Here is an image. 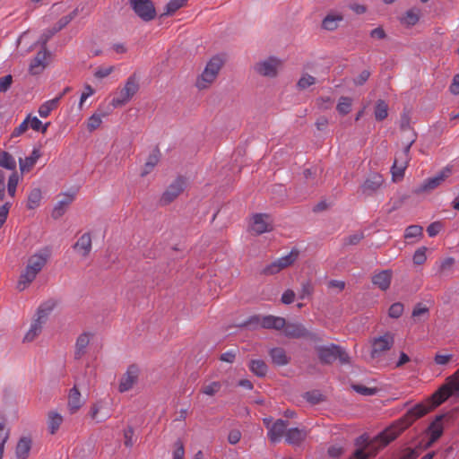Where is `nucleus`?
<instances>
[{"instance_id": "31", "label": "nucleus", "mask_w": 459, "mask_h": 459, "mask_svg": "<svg viewBox=\"0 0 459 459\" xmlns=\"http://www.w3.org/2000/svg\"><path fill=\"white\" fill-rule=\"evenodd\" d=\"M82 405V396L76 387L70 390L68 395V408L72 413L75 412Z\"/></svg>"}, {"instance_id": "47", "label": "nucleus", "mask_w": 459, "mask_h": 459, "mask_svg": "<svg viewBox=\"0 0 459 459\" xmlns=\"http://www.w3.org/2000/svg\"><path fill=\"white\" fill-rule=\"evenodd\" d=\"M114 65H101L95 69L94 77L97 79H104L108 77L112 72H114Z\"/></svg>"}, {"instance_id": "21", "label": "nucleus", "mask_w": 459, "mask_h": 459, "mask_svg": "<svg viewBox=\"0 0 459 459\" xmlns=\"http://www.w3.org/2000/svg\"><path fill=\"white\" fill-rule=\"evenodd\" d=\"M92 337L93 334L88 332H84L77 337L74 351L75 359H81L86 353L87 347Z\"/></svg>"}, {"instance_id": "49", "label": "nucleus", "mask_w": 459, "mask_h": 459, "mask_svg": "<svg viewBox=\"0 0 459 459\" xmlns=\"http://www.w3.org/2000/svg\"><path fill=\"white\" fill-rule=\"evenodd\" d=\"M352 388L358 394L365 396H371L378 392V389L376 387H368L362 385H352Z\"/></svg>"}, {"instance_id": "10", "label": "nucleus", "mask_w": 459, "mask_h": 459, "mask_svg": "<svg viewBox=\"0 0 459 459\" xmlns=\"http://www.w3.org/2000/svg\"><path fill=\"white\" fill-rule=\"evenodd\" d=\"M112 414L111 407L108 402L100 400L91 408L90 415L97 423L104 422L110 418Z\"/></svg>"}, {"instance_id": "40", "label": "nucleus", "mask_w": 459, "mask_h": 459, "mask_svg": "<svg viewBox=\"0 0 459 459\" xmlns=\"http://www.w3.org/2000/svg\"><path fill=\"white\" fill-rule=\"evenodd\" d=\"M42 195L39 188L32 189L28 195L27 207L30 210L37 208L41 201Z\"/></svg>"}, {"instance_id": "20", "label": "nucleus", "mask_w": 459, "mask_h": 459, "mask_svg": "<svg viewBox=\"0 0 459 459\" xmlns=\"http://www.w3.org/2000/svg\"><path fill=\"white\" fill-rule=\"evenodd\" d=\"M442 416H438L436 420L430 424L428 429V436L429 437V441L426 444L427 447L432 446L443 434V425H442Z\"/></svg>"}, {"instance_id": "38", "label": "nucleus", "mask_w": 459, "mask_h": 459, "mask_svg": "<svg viewBox=\"0 0 459 459\" xmlns=\"http://www.w3.org/2000/svg\"><path fill=\"white\" fill-rule=\"evenodd\" d=\"M249 368L257 377H264L268 370L267 365L262 359L251 360L249 363Z\"/></svg>"}, {"instance_id": "29", "label": "nucleus", "mask_w": 459, "mask_h": 459, "mask_svg": "<svg viewBox=\"0 0 459 459\" xmlns=\"http://www.w3.org/2000/svg\"><path fill=\"white\" fill-rule=\"evenodd\" d=\"M307 433L304 429L292 428L286 430L285 440L291 445H298L305 439Z\"/></svg>"}, {"instance_id": "36", "label": "nucleus", "mask_w": 459, "mask_h": 459, "mask_svg": "<svg viewBox=\"0 0 459 459\" xmlns=\"http://www.w3.org/2000/svg\"><path fill=\"white\" fill-rule=\"evenodd\" d=\"M74 196L66 195L64 199L57 202L52 211V216L55 219L60 218L65 212L66 207L72 203Z\"/></svg>"}, {"instance_id": "46", "label": "nucleus", "mask_w": 459, "mask_h": 459, "mask_svg": "<svg viewBox=\"0 0 459 459\" xmlns=\"http://www.w3.org/2000/svg\"><path fill=\"white\" fill-rule=\"evenodd\" d=\"M221 388V384L219 381H213L202 387V393L212 396L216 394Z\"/></svg>"}, {"instance_id": "24", "label": "nucleus", "mask_w": 459, "mask_h": 459, "mask_svg": "<svg viewBox=\"0 0 459 459\" xmlns=\"http://www.w3.org/2000/svg\"><path fill=\"white\" fill-rule=\"evenodd\" d=\"M41 156L39 148H33L30 156L19 160L20 169L22 173L30 171Z\"/></svg>"}, {"instance_id": "43", "label": "nucleus", "mask_w": 459, "mask_h": 459, "mask_svg": "<svg viewBox=\"0 0 459 459\" xmlns=\"http://www.w3.org/2000/svg\"><path fill=\"white\" fill-rule=\"evenodd\" d=\"M352 100L349 97H341L338 100V104L336 106V109L339 114L344 116L350 113L351 110Z\"/></svg>"}, {"instance_id": "13", "label": "nucleus", "mask_w": 459, "mask_h": 459, "mask_svg": "<svg viewBox=\"0 0 459 459\" xmlns=\"http://www.w3.org/2000/svg\"><path fill=\"white\" fill-rule=\"evenodd\" d=\"M49 53L42 48L39 50L34 58L30 61L29 65V72L32 75H37L41 74L48 65V58Z\"/></svg>"}, {"instance_id": "39", "label": "nucleus", "mask_w": 459, "mask_h": 459, "mask_svg": "<svg viewBox=\"0 0 459 459\" xmlns=\"http://www.w3.org/2000/svg\"><path fill=\"white\" fill-rule=\"evenodd\" d=\"M71 17L65 16L62 18L59 21V25L57 27H55L53 30H48L46 32L43 33L41 36L40 41L43 45L46 44V42L58 30H60L63 27H65L70 21Z\"/></svg>"}, {"instance_id": "45", "label": "nucleus", "mask_w": 459, "mask_h": 459, "mask_svg": "<svg viewBox=\"0 0 459 459\" xmlns=\"http://www.w3.org/2000/svg\"><path fill=\"white\" fill-rule=\"evenodd\" d=\"M316 80L314 76L308 74H303L299 80L297 82V87L299 90H305L309 86H312L316 83Z\"/></svg>"}, {"instance_id": "60", "label": "nucleus", "mask_w": 459, "mask_h": 459, "mask_svg": "<svg viewBox=\"0 0 459 459\" xmlns=\"http://www.w3.org/2000/svg\"><path fill=\"white\" fill-rule=\"evenodd\" d=\"M305 399L310 403L316 404L322 401V394L318 392H307L305 394Z\"/></svg>"}, {"instance_id": "16", "label": "nucleus", "mask_w": 459, "mask_h": 459, "mask_svg": "<svg viewBox=\"0 0 459 459\" xmlns=\"http://www.w3.org/2000/svg\"><path fill=\"white\" fill-rule=\"evenodd\" d=\"M186 181L178 178L173 183H171L167 190L162 195V202L169 204L172 202L178 195L185 189Z\"/></svg>"}, {"instance_id": "18", "label": "nucleus", "mask_w": 459, "mask_h": 459, "mask_svg": "<svg viewBox=\"0 0 459 459\" xmlns=\"http://www.w3.org/2000/svg\"><path fill=\"white\" fill-rule=\"evenodd\" d=\"M74 250L81 257H87L91 251V237L90 233L82 234L74 245Z\"/></svg>"}, {"instance_id": "25", "label": "nucleus", "mask_w": 459, "mask_h": 459, "mask_svg": "<svg viewBox=\"0 0 459 459\" xmlns=\"http://www.w3.org/2000/svg\"><path fill=\"white\" fill-rule=\"evenodd\" d=\"M56 307V301L53 299H48L39 305L37 309L35 318L43 322L44 324L47 322L48 316L54 310Z\"/></svg>"}, {"instance_id": "64", "label": "nucleus", "mask_w": 459, "mask_h": 459, "mask_svg": "<svg viewBox=\"0 0 459 459\" xmlns=\"http://www.w3.org/2000/svg\"><path fill=\"white\" fill-rule=\"evenodd\" d=\"M449 91L454 95L459 94V74L454 76Z\"/></svg>"}, {"instance_id": "22", "label": "nucleus", "mask_w": 459, "mask_h": 459, "mask_svg": "<svg viewBox=\"0 0 459 459\" xmlns=\"http://www.w3.org/2000/svg\"><path fill=\"white\" fill-rule=\"evenodd\" d=\"M32 446V440L30 437H22L16 445L15 455L17 459H28Z\"/></svg>"}, {"instance_id": "61", "label": "nucleus", "mask_w": 459, "mask_h": 459, "mask_svg": "<svg viewBox=\"0 0 459 459\" xmlns=\"http://www.w3.org/2000/svg\"><path fill=\"white\" fill-rule=\"evenodd\" d=\"M452 359V354H436L434 360L437 365H446Z\"/></svg>"}, {"instance_id": "4", "label": "nucleus", "mask_w": 459, "mask_h": 459, "mask_svg": "<svg viewBox=\"0 0 459 459\" xmlns=\"http://www.w3.org/2000/svg\"><path fill=\"white\" fill-rule=\"evenodd\" d=\"M316 351L320 361L324 364H331L337 359L342 364L350 361L348 353L342 347L333 343L317 346Z\"/></svg>"}, {"instance_id": "33", "label": "nucleus", "mask_w": 459, "mask_h": 459, "mask_svg": "<svg viewBox=\"0 0 459 459\" xmlns=\"http://www.w3.org/2000/svg\"><path fill=\"white\" fill-rule=\"evenodd\" d=\"M407 164L408 161L406 160H403L398 158L395 159L391 169V173L394 181L400 180L403 178Z\"/></svg>"}, {"instance_id": "19", "label": "nucleus", "mask_w": 459, "mask_h": 459, "mask_svg": "<svg viewBox=\"0 0 459 459\" xmlns=\"http://www.w3.org/2000/svg\"><path fill=\"white\" fill-rule=\"evenodd\" d=\"M284 334L290 338H302L309 336L310 333L300 323L285 324Z\"/></svg>"}, {"instance_id": "27", "label": "nucleus", "mask_w": 459, "mask_h": 459, "mask_svg": "<svg viewBox=\"0 0 459 459\" xmlns=\"http://www.w3.org/2000/svg\"><path fill=\"white\" fill-rule=\"evenodd\" d=\"M260 325L264 328L280 330L285 326V319L280 316H266L261 319Z\"/></svg>"}, {"instance_id": "53", "label": "nucleus", "mask_w": 459, "mask_h": 459, "mask_svg": "<svg viewBox=\"0 0 459 459\" xmlns=\"http://www.w3.org/2000/svg\"><path fill=\"white\" fill-rule=\"evenodd\" d=\"M28 124L30 123V126L35 131H41L45 133L47 131L48 124L45 126L42 125V122L37 117H33L31 118H27Z\"/></svg>"}, {"instance_id": "12", "label": "nucleus", "mask_w": 459, "mask_h": 459, "mask_svg": "<svg viewBox=\"0 0 459 459\" xmlns=\"http://www.w3.org/2000/svg\"><path fill=\"white\" fill-rule=\"evenodd\" d=\"M452 167L446 166L434 177L427 178L420 186L421 191H429L439 186L452 174Z\"/></svg>"}, {"instance_id": "34", "label": "nucleus", "mask_w": 459, "mask_h": 459, "mask_svg": "<svg viewBox=\"0 0 459 459\" xmlns=\"http://www.w3.org/2000/svg\"><path fill=\"white\" fill-rule=\"evenodd\" d=\"M420 11L418 8H411L408 10L403 17H401V23L406 26H413L420 20Z\"/></svg>"}, {"instance_id": "63", "label": "nucleus", "mask_w": 459, "mask_h": 459, "mask_svg": "<svg viewBox=\"0 0 459 459\" xmlns=\"http://www.w3.org/2000/svg\"><path fill=\"white\" fill-rule=\"evenodd\" d=\"M370 76L368 70H363L356 78H354V83L356 85L364 84Z\"/></svg>"}, {"instance_id": "59", "label": "nucleus", "mask_w": 459, "mask_h": 459, "mask_svg": "<svg viewBox=\"0 0 459 459\" xmlns=\"http://www.w3.org/2000/svg\"><path fill=\"white\" fill-rule=\"evenodd\" d=\"M13 82L12 75L8 74L0 78V92H5Z\"/></svg>"}, {"instance_id": "6", "label": "nucleus", "mask_w": 459, "mask_h": 459, "mask_svg": "<svg viewBox=\"0 0 459 459\" xmlns=\"http://www.w3.org/2000/svg\"><path fill=\"white\" fill-rule=\"evenodd\" d=\"M282 66V60L276 56H268L254 65V71L264 77L274 78Z\"/></svg>"}, {"instance_id": "9", "label": "nucleus", "mask_w": 459, "mask_h": 459, "mask_svg": "<svg viewBox=\"0 0 459 459\" xmlns=\"http://www.w3.org/2000/svg\"><path fill=\"white\" fill-rule=\"evenodd\" d=\"M394 334L386 333L382 336L374 338L372 341V358H377L381 356L385 351L390 350L394 345Z\"/></svg>"}, {"instance_id": "30", "label": "nucleus", "mask_w": 459, "mask_h": 459, "mask_svg": "<svg viewBox=\"0 0 459 459\" xmlns=\"http://www.w3.org/2000/svg\"><path fill=\"white\" fill-rule=\"evenodd\" d=\"M60 100H61V96H56V98H54L52 100L45 101L39 108V110H38L39 115L43 118L48 117L49 116V114L51 113V111H53L54 109H56L57 108Z\"/></svg>"}, {"instance_id": "55", "label": "nucleus", "mask_w": 459, "mask_h": 459, "mask_svg": "<svg viewBox=\"0 0 459 459\" xmlns=\"http://www.w3.org/2000/svg\"><path fill=\"white\" fill-rule=\"evenodd\" d=\"M364 238V235L362 232H356L354 234H351L343 239V244L345 246H352L357 245L360 242V240Z\"/></svg>"}, {"instance_id": "56", "label": "nucleus", "mask_w": 459, "mask_h": 459, "mask_svg": "<svg viewBox=\"0 0 459 459\" xmlns=\"http://www.w3.org/2000/svg\"><path fill=\"white\" fill-rule=\"evenodd\" d=\"M173 459H184L185 448L181 440H177L174 444Z\"/></svg>"}, {"instance_id": "32", "label": "nucleus", "mask_w": 459, "mask_h": 459, "mask_svg": "<svg viewBox=\"0 0 459 459\" xmlns=\"http://www.w3.org/2000/svg\"><path fill=\"white\" fill-rule=\"evenodd\" d=\"M342 20L343 16L341 13H329L323 20L322 27L327 30H334Z\"/></svg>"}, {"instance_id": "52", "label": "nucleus", "mask_w": 459, "mask_h": 459, "mask_svg": "<svg viewBox=\"0 0 459 459\" xmlns=\"http://www.w3.org/2000/svg\"><path fill=\"white\" fill-rule=\"evenodd\" d=\"M426 252L427 248L425 247L417 249L413 255V263L418 265L424 264L427 259Z\"/></svg>"}, {"instance_id": "57", "label": "nucleus", "mask_w": 459, "mask_h": 459, "mask_svg": "<svg viewBox=\"0 0 459 459\" xmlns=\"http://www.w3.org/2000/svg\"><path fill=\"white\" fill-rule=\"evenodd\" d=\"M102 123L101 117L97 114H93L87 122V127L91 132L97 129Z\"/></svg>"}, {"instance_id": "42", "label": "nucleus", "mask_w": 459, "mask_h": 459, "mask_svg": "<svg viewBox=\"0 0 459 459\" xmlns=\"http://www.w3.org/2000/svg\"><path fill=\"white\" fill-rule=\"evenodd\" d=\"M187 3V0H169V2L165 6V12L163 15H173L178 9L185 6Z\"/></svg>"}, {"instance_id": "50", "label": "nucleus", "mask_w": 459, "mask_h": 459, "mask_svg": "<svg viewBox=\"0 0 459 459\" xmlns=\"http://www.w3.org/2000/svg\"><path fill=\"white\" fill-rule=\"evenodd\" d=\"M9 437V432L5 430L4 424L0 420V459H3L4 446Z\"/></svg>"}, {"instance_id": "3", "label": "nucleus", "mask_w": 459, "mask_h": 459, "mask_svg": "<svg viewBox=\"0 0 459 459\" xmlns=\"http://www.w3.org/2000/svg\"><path fill=\"white\" fill-rule=\"evenodd\" d=\"M222 65L223 59L221 56H212L206 64L203 73L197 77L195 86L199 90L209 88L215 82Z\"/></svg>"}, {"instance_id": "15", "label": "nucleus", "mask_w": 459, "mask_h": 459, "mask_svg": "<svg viewBox=\"0 0 459 459\" xmlns=\"http://www.w3.org/2000/svg\"><path fill=\"white\" fill-rule=\"evenodd\" d=\"M384 183L382 175L378 173L370 174L361 186L362 193L370 195L376 193Z\"/></svg>"}, {"instance_id": "1", "label": "nucleus", "mask_w": 459, "mask_h": 459, "mask_svg": "<svg viewBox=\"0 0 459 459\" xmlns=\"http://www.w3.org/2000/svg\"><path fill=\"white\" fill-rule=\"evenodd\" d=\"M452 394L459 395V369L448 378L446 385L432 394L429 401L418 403L411 408L406 414L405 420H397L374 437H370L368 433L359 436L354 440L356 449L349 459H368L376 456L381 449L394 440L412 421L427 414Z\"/></svg>"}, {"instance_id": "58", "label": "nucleus", "mask_w": 459, "mask_h": 459, "mask_svg": "<svg viewBox=\"0 0 459 459\" xmlns=\"http://www.w3.org/2000/svg\"><path fill=\"white\" fill-rule=\"evenodd\" d=\"M10 208L11 203L8 202L0 206V229L7 220Z\"/></svg>"}, {"instance_id": "28", "label": "nucleus", "mask_w": 459, "mask_h": 459, "mask_svg": "<svg viewBox=\"0 0 459 459\" xmlns=\"http://www.w3.org/2000/svg\"><path fill=\"white\" fill-rule=\"evenodd\" d=\"M269 354L273 363L277 366H285L290 362V359L284 349L280 347L271 349Z\"/></svg>"}, {"instance_id": "62", "label": "nucleus", "mask_w": 459, "mask_h": 459, "mask_svg": "<svg viewBox=\"0 0 459 459\" xmlns=\"http://www.w3.org/2000/svg\"><path fill=\"white\" fill-rule=\"evenodd\" d=\"M241 438V432L238 429H232L228 435V441L231 445H236Z\"/></svg>"}, {"instance_id": "5", "label": "nucleus", "mask_w": 459, "mask_h": 459, "mask_svg": "<svg viewBox=\"0 0 459 459\" xmlns=\"http://www.w3.org/2000/svg\"><path fill=\"white\" fill-rule=\"evenodd\" d=\"M139 84L135 76H130L125 86L115 92V95L111 100V106L113 108H119L126 105L138 91Z\"/></svg>"}, {"instance_id": "26", "label": "nucleus", "mask_w": 459, "mask_h": 459, "mask_svg": "<svg viewBox=\"0 0 459 459\" xmlns=\"http://www.w3.org/2000/svg\"><path fill=\"white\" fill-rule=\"evenodd\" d=\"M45 324L39 321L37 318H33L30 323V328L25 333L22 342H33L41 333L43 325Z\"/></svg>"}, {"instance_id": "48", "label": "nucleus", "mask_w": 459, "mask_h": 459, "mask_svg": "<svg viewBox=\"0 0 459 459\" xmlns=\"http://www.w3.org/2000/svg\"><path fill=\"white\" fill-rule=\"evenodd\" d=\"M19 183V176L13 172L8 178L7 192L10 196L13 197L16 193V188Z\"/></svg>"}, {"instance_id": "37", "label": "nucleus", "mask_w": 459, "mask_h": 459, "mask_svg": "<svg viewBox=\"0 0 459 459\" xmlns=\"http://www.w3.org/2000/svg\"><path fill=\"white\" fill-rule=\"evenodd\" d=\"M160 160V152L158 151H153L148 157L143 169L142 171V176L144 177L152 172L154 167L158 164Z\"/></svg>"}, {"instance_id": "51", "label": "nucleus", "mask_w": 459, "mask_h": 459, "mask_svg": "<svg viewBox=\"0 0 459 459\" xmlns=\"http://www.w3.org/2000/svg\"><path fill=\"white\" fill-rule=\"evenodd\" d=\"M422 234V228L418 225H411L406 228L404 238H412L420 237Z\"/></svg>"}, {"instance_id": "44", "label": "nucleus", "mask_w": 459, "mask_h": 459, "mask_svg": "<svg viewBox=\"0 0 459 459\" xmlns=\"http://www.w3.org/2000/svg\"><path fill=\"white\" fill-rule=\"evenodd\" d=\"M388 115V106L384 100H377L375 107V117L378 121H382L386 118Z\"/></svg>"}, {"instance_id": "17", "label": "nucleus", "mask_w": 459, "mask_h": 459, "mask_svg": "<svg viewBox=\"0 0 459 459\" xmlns=\"http://www.w3.org/2000/svg\"><path fill=\"white\" fill-rule=\"evenodd\" d=\"M287 421L283 420H277L274 421L267 433V437L273 443H279L281 441L282 437L286 434Z\"/></svg>"}, {"instance_id": "7", "label": "nucleus", "mask_w": 459, "mask_h": 459, "mask_svg": "<svg viewBox=\"0 0 459 459\" xmlns=\"http://www.w3.org/2000/svg\"><path fill=\"white\" fill-rule=\"evenodd\" d=\"M134 12L144 22L152 21L156 16L155 7L151 0H130Z\"/></svg>"}, {"instance_id": "41", "label": "nucleus", "mask_w": 459, "mask_h": 459, "mask_svg": "<svg viewBox=\"0 0 459 459\" xmlns=\"http://www.w3.org/2000/svg\"><path fill=\"white\" fill-rule=\"evenodd\" d=\"M0 167L14 170L16 168V161L10 153L6 152H0Z\"/></svg>"}, {"instance_id": "8", "label": "nucleus", "mask_w": 459, "mask_h": 459, "mask_svg": "<svg viewBox=\"0 0 459 459\" xmlns=\"http://www.w3.org/2000/svg\"><path fill=\"white\" fill-rule=\"evenodd\" d=\"M297 258L298 252L292 250L288 255L278 258L277 260L273 261V263L265 266L263 270V273L266 275H273L278 273L282 269L292 264Z\"/></svg>"}, {"instance_id": "23", "label": "nucleus", "mask_w": 459, "mask_h": 459, "mask_svg": "<svg viewBox=\"0 0 459 459\" xmlns=\"http://www.w3.org/2000/svg\"><path fill=\"white\" fill-rule=\"evenodd\" d=\"M393 273L391 270H384L376 273L372 278L374 285L377 286L380 290H385L389 288Z\"/></svg>"}, {"instance_id": "11", "label": "nucleus", "mask_w": 459, "mask_h": 459, "mask_svg": "<svg viewBox=\"0 0 459 459\" xmlns=\"http://www.w3.org/2000/svg\"><path fill=\"white\" fill-rule=\"evenodd\" d=\"M139 374V368L135 365H130L120 379L118 391L125 393L132 389L138 380Z\"/></svg>"}, {"instance_id": "35", "label": "nucleus", "mask_w": 459, "mask_h": 459, "mask_svg": "<svg viewBox=\"0 0 459 459\" xmlns=\"http://www.w3.org/2000/svg\"><path fill=\"white\" fill-rule=\"evenodd\" d=\"M63 422V417L56 411H50L48 417V429L51 434H55Z\"/></svg>"}, {"instance_id": "14", "label": "nucleus", "mask_w": 459, "mask_h": 459, "mask_svg": "<svg viewBox=\"0 0 459 459\" xmlns=\"http://www.w3.org/2000/svg\"><path fill=\"white\" fill-rule=\"evenodd\" d=\"M272 220L268 214L257 213L253 216L252 231L255 234H263L272 230Z\"/></svg>"}, {"instance_id": "2", "label": "nucleus", "mask_w": 459, "mask_h": 459, "mask_svg": "<svg viewBox=\"0 0 459 459\" xmlns=\"http://www.w3.org/2000/svg\"><path fill=\"white\" fill-rule=\"evenodd\" d=\"M51 252L48 247L42 248L31 255L26 263L25 268L22 271L16 284L19 291H23L34 281L38 274L47 264Z\"/></svg>"}, {"instance_id": "54", "label": "nucleus", "mask_w": 459, "mask_h": 459, "mask_svg": "<svg viewBox=\"0 0 459 459\" xmlns=\"http://www.w3.org/2000/svg\"><path fill=\"white\" fill-rule=\"evenodd\" d=\"M403 312V305L400 302L394 303L388 311V315L392 318H398Z\"/></svg>"}]
</instances>
